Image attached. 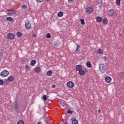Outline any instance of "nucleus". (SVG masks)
<instances>
[{"label":"nucleus","instance_id":"1","mask_svg":"<svg viewBox=\"0 0 124 124\" xmlns=\"http://www.w3.org/2000/svg\"><path fill=\"white\" fill-rule=\"evenodd\" d=\"M99 70L101 73H104L105 71L106 70V67H105V65L104 64L101 63L99 65Z\"/></svg>","mask_w":124,"mask_h":124},{"label":"nucleus","instance_id":"2","mask_svg":"<svg viewBox=\"0 0 124 124\" xmlns=\"http://www.w3.org/2000/svg\"><path fill=\"white\" fill-rule=\"evenodd\" d=\"M9 74V72L6 70H3L0 74V76L1 77H6V76H8V75Z\"/></svg>","mask_w":124,"mask_h":124},{"label":"nucleus","instance_id":"3","mask_svg":"<svg viewBox=\"0 0 124 124\" xmlns=\"http://www.w3.org/2000/svg\"><path fill=\"white\" fill-rule=\"evenodd\" d=\"M25 28L27 30H31V24L30 22V21L27 20L25 22Z\"/></svg>","mask_w":124,"mask_h":124},{"label":"nucleus","instance_id":"4","mask_svg":"<svg viewBox=\"0 0 124 124\" xmlns=\"http://www.w3.org/2000/svg\"><path fill=\"white\" fill-rule=\"evenodd\" d=\"M86 13H88V14H91V13H93V9L91 6H88L86 9Z\"/></svg>","mask_w":124,"mask_h":124},{"label":"nucleus","instance_id":"5","mask_svg":"<svg viewBox=\"0 0 124 124\" xmlns=\"http://www.w3.org/2000/svg\"><path fill=\"white\" fill-rule=\"evenodd\" d=\"M6 13L9 16H12L14 14H15V11L14 10H7L6 11Z\"/></svg>","mask_w":124,"mask_h":124},{"label":"nucleus","instance_id":"6","mask_svg":"<svg viewBox=\"0 0 124 124\" xmlns=\"http://www.w3.org/2000/svg\"><path fill=\"white\" fill-rule=\"evenodd\" d=\"M7 37L8 39H10V40H12L14 39L15 38V36H14V34L12 33H9L7 34Z\"/></svg>","mask_w":124,"mask_h":124},{"label":"nucleus","instance_id":"7","mask_svg":"<svg viewBox=\"0 0 124 124\" xmlns=\"http://www.w3.org/2000/svg\"><path fill=\"white\" fill-rule=\"evenodd\" d=\"M67 86H68V88H74V83L72 81H69L66 84Z\"/></svg>","mask_w":124,"mask_h":124},{"label":"nucleus","instance_id":"8","mask_svg":"<svg viewBox=\"0 0 124 124\" xmlns=\"http://www.w3.org/2000/svg\"><path fill=\"white\" fill-rule=\"evenodd\" d=\"M105 80L107 83H111V81H112V78H111L110 77L107 76L105 77Z\"/></svg>","mask_w":124,"mask_h":124},{"label":"nucleus","instance_id":"9","mask_svg":"<svg viewBox=\"0 0 124 124\" xmlns=\"http://www.w3.org/2000/svg\"><path fill=\"white\" fill-rule=\"evenodd\" d=\"M83 68V66L81 64L77 65L76 66V69L77 71H79Z\"/></svg>","mask_w":124,"mask_h":124},{"label":"nucleus","instance_id":"10","mask_svg":"<svg viewBox=\"0 0 124 124\" xmlns=\"http://www.w3.org/2000/svg\"><path fill=\"white\" fill-rule=\"evenodd\" d=\"M72 124H78V121L76 120L75 117H72L71 118Z\"/></svg>","mask_w":124,"mask_h":124},{"label":"nucleus","instance_id":"11","mask_svg":"<svg viewBox=\"0 0 124 124\" xmlns=\"http://www.w3.org/2000/svg\"><path fill=\"white\" fill-rule=\"evenodd\" d=\"M40 70H41L40 67L38 66L36 67L34 69V71L36 73H39V72H40Z\"/></svg>","mask_w":124,"mask_h":124},{"label":"nucleus","instance_id":"12","mask_svg":"<svg viewBox=\"0 0 124 124\" xmlns=\"http://www.w3.org/2000/svg\"><path fill=\"white\" fill-rule=\"evenodd\" d=\"M114 13H115V12L114 11V10L113 9L110 10L108 12V15H109V16H113Z\"/></svg>","mask_w":124,"mask_h":124},{"label":"nucleus","instance_id":"13","mask_svg":"<svg viewBox=\"0 0 124 124\" xmlns=\"http://www.w3.org/2000/svg\"><path fill=\"white\" fill-rule=\"evenodd\" d=\"M78 73L79 75H81V76H83V75H85V71L84 70H80L78 71Z\"/></svg>","mask_w":124,"mask_h":124},{"label":"nucleus","instance_id":"14","mask_svg":"<svg viewBox=\"0 0 124 124\" xmlns=\"http://www.w3.org/2000/svg\"><path fill=\"white\" fill-rule=\"evenodd\" d=\"M52 74H53V72H52V70L48 71L46 73V76H52Z\"/></svg>","mask_w":124,"mask_h":124},{"label":"nucleus","instance_id":"15","mask_svg":"<svg viewBox=\"0 0 124 124\" xmlns=\"http://www.w3.org/2000/svg\"><path fill=\"white\" fill-rule=\"evenodd\" d=\"M7 80H8V81L10 82H13V81H14V77L13 76L9 77L7 78Z\"/></svg>","mask_w":124,"mask_h":124},{"label":"nucleus","instance_id":"16","mask_svg":"<svg viewBox=\"0 0 124 124\" xmlns=\"http://www.w3.org/2000/svg\"><path fill=\"white\" fill-rule=\"evenodd\" d=\"M80 45H77V48L76 49V53H79L80 52V50H79V48H80Z\"/></svg>","mask_w":124,"mask_h":124},{"label":"nucleus","instance_id":"17","mask_svg":"<svg viewBox=\"0 0 124 124\" xmlns=\"http://www.w3.org/2000/svg\"><path fill=\"white\" fill-rule=\"evenodd\" d=\"M35 63H36V61L32 60L31 61V66H33Z\"/></svg>","mask_w":124,"mask_h":124},{"label":"nucleus","instance_id":"18","mask_svg":"<svg viewBox=\"0 0 124 124\" xmlns=\"http://www.w3.org/2000/svg\"><path fill=\"white\" fill-rule=\"evenodd\" d=\"M96 21L97 22L100 23L102 21V18H101L100 16H97L96 17Z\"/></svg>","mask_w":124,"mask_h":124},{"label":"nucleus","instance_id":"19","mask_svg":"<svg viewBox=\"0 0 124 124\" xmlns=\"http://www.w3.org/2000/svg\"><path fill=\"white\" fill-rule=\"evenodd\" d=\"M86 66H87V67H89V68L92 67V63H91V62L88 61L86 62Z\"/></svg>","mask_w":124,"mask_h":124},{"label":"nucleus","instance_id":"20","mask_svg":"<svg viewBox=\"0 0 124 124\" xmlns=\"http://www.w3.org/2000/svg\"><path fill=\"white\" fill-rule=\"evenodd\" d=\"M103 24L104 25H107V24H108V20L106 18H104L103 20Z\"/></svg>","mask_w":124,"mask_h":124},{"label":"nucleus","instance_id":"21","mask_svg":"<svg viewBox=\"0 0 124 124\" xmlns=\"http://www.w3.org/2000/svg\"><path fill=\"white\" fill-rule=\"evenodd\" d=\"M58 17H62V16H63V13L62 12H59L58 13Z\"/></svg>","mask_w":124,"mask_h":124},{"label":"nucleus","instance_id":"22","mask_svg":"<svg viewBox=\"0 0 124 124\" xmlns=\"http://www.w3.org/2000/svg\"><path fill=\"white\" fill-rule=\"evenodd\" d=\"M80 22L81 25H84L86 24V23H85V20L83 19H80Z\"/></svg>","mask_w":124,"mask_h":124},{"label":"nucleus","instance_id":"23","mask_svg":"<svg viewBox=\"0 0 124 124\" xmlns=\"http://www.w3.org/2000/svg\"><path fill=\"white\" fill-rule=\"evenodd\" d=\"M7 21H9L10 22H12V21H13V18L11 17H7L6 18Z\"/></svg>","mask_w":124,"mask_h":124},{"label":"nucleus","instance_id":"24","mask_svg":"<svg viewBox=\"0 0 124 124\" xmlns=\"http://www.w3.org/2000/svg\"><path fill=\"white\" fill-rule=\"evenodd\" d=\"M116 3L118 6H120L121 5V0H116Z\"/></svg>","mask_w":124,"mask_h":124},{"label":"nucleus","instance_id":"25","mask_svg":"<svg viewBox=\"0 0 124 124\" xmlns=\"http://www.w3.org/2000/svg\"><path fill=\"white\" fill-rule=\"evenodd\" d=\"M97 53L98 54H100L102 55V54H103V51H102V49H99L97 50Z\"/></svg>","mask_w":124,"mask_h":124},{"label":"nucleus","instance_id":"26","mask_svg":"<svg viewBox=\"0 0 124 124\" xmlns=\"http://www.w3.org/2000/svg\"><path fill=\"white\" fill-rule=\"evenodd\" d=\"M16 35L18 37H22V33L21 32H17Z\"/></svg>","mask_w":124,"mask_h":124},{"label":"nucleus","instance_id":"27","mask_svg":"<svg viewBox=\"0 0 124 124\" xmlns=\"http://www.w3.org/2000/svg\"><path fill=\"white\" fill-rule=\"evenodd\" d=\"M60 104L61 106H64V105H65V101H61L60 102Z\"/></svg>","mask_w":124,"mask_h":124},{"label":"nucleus","instance_id":"28","mask_svg":"<svg viewBox=\"0 0 124 124\" xmlns=\"http://www.w3.org/2000/svg\"><path fill=\"white\" fill-rule=\"evenodd\" d=\"M17 124H25V123L23 120H19L18 122H17Z\"/></svg>","mask_w":124,"mask_h":124},{"label":"nucleus","instance_id":"29","mask_svg":"<svg viewBox=\"0 0 124 124\" xmlns=\"http://www.w3.org/2000/svg\"><path fill=\"white\" fill-rule=\"evenodd\" d=\"M25 69H26V70H31V69L30 68V66L28 65H26L25 66Z\"/></svg>","mask_w":124,"mask_h":124},{"label":"nucleus","instance_id":"30","mask_svg":"<svg viewBox=\"0 0 124 124\" xmlns=\"http://www.w3.org/2000/svg\"><path fill=\"white\" fill-rule=\"evenodd\" d=\"M43 100L45 101H46V100H47V96H46V95H43Z\"/></svg>","mask_w":124,"mask_h":124},{"label":"nucleus","instance_id":"31","mask_svg":"<svg viewBox=\"0 0 124 124\" xmlns=\"http://www.w3.org/2000/svg\"><path fill=\"white\" fill-rule=\"evenodd\" d=\"M46 38H51V34H50L49 33H48L46 34Z\"/></svg>","mask_w":124,"mask_h":124},{"label":"nucleus","instance_id":"32","mask_svg":"<svg viewBox=\"0 0 124 124\" xmlns=\"http://www.w3.org/2000/svg\"><path fill=\"white\" fill-rule=\"evenodd\" d=\"M3 84H4L3 81L1 79H0V85L2 86Z\"/></svg>","mask_w":124,"mask_h":124},{"label":"nucleus","instance_id":"33","mask_svg":"<svg viewBox=\"0 0 124 124\" xmlns=\"http://www.w3.org/2000/svg\"><path fill=\"white\" fill-rule=\"evenodd\" d=\"M28 7L26 5H23L22 6V8H23V9H26Z\"/></svg>","mask_w":124,"mask_h":124},{"label":"nucleus","instance_id":"34","mask_svg":"<svg viewBox=\"0 0 124 124\" xmlns=\"http://www.w3.org/2000/svg\"><path fill=\"white\" fill-rule=\"evenodd\" d=\"M68 1L69 3H72L74 1V0H68Z\"/></svg>","mask_w":124,"mask_h":124},{"label":"nucleus","instance_id":"35","mask_svg":"<svg viewBox=\"0 0 124 124\" xmlns=\"http://www.w3.org/2000/svg\"><path fill=\"white\" fill-rule=\"evenodd\" d=\"M67 113H68V114H72V111L71 110H68Z\"/></svg>","mask_w":124,"mask_h":124},{"label":"nucleus","instance_id":"36","mask_svg":"<svg viewBox=\"0 0 124 124\" xmlns=\"http://www.w3.org/2000/svg\"><path fill=\"white\" fill-rule=\"evenodd\" d=\"M103 60H104V61H106L107 60V57L106 56L104 57Z\"/></svg>","mask_w":124,"mask_h":124},{"label":"nucleus","instance_id":"37","mask_svg":"<svg viewBox=\"0 0 124 124\" xmlns=\"http://www.w3.org/2000/svg\"><path fill=\"white\" fill-rule=\"evenodd\" d=\"M52 88H53V89H55V88H56V85H55V84L52 85Z\"/></svg>","mask_w":124,"mask_h":124},{"label":"nucleus","instance_id":"38","mask_svg":"<svg viewBox=\"0 0 124 124\" xmlns=\"http://www.w3.org/2000/svg\"><path fill=\"white\" fill-rule=\"evenodd\" d=\"M44 0H37V1H38V2H42Z\"/></svg>","mask_w":124,"mask_h":124},{"label":"nucleus","instance_id":"39","mask_svg":"<svg viewBox=\"0 0 124 124\" xmlns=\"http://www.w3.org/2000/svg\"><path fill=\"white\" fill-rule=\"evenodd\" d=\"M32 37H36V34H33Z\"/></svg>","mask_w":124,"mask_h":124},{"label":"nucleus","instance_id":"40","mask_svg":"<svg viewBox=\"0 0 124 124\" xmlns=\"http://www.w3.org/2000/svg\"><path fill=\"white\" fill-rule=\"evenodd\" d=\"M100 112H101V111L100 110V109H99V110H98V114H100Z\"/></svg>","mask_w":124,"mask_h":124},{"label":"nucleus","instance_id":"41","mask_svg":"<svg viewBox=\"0 0 124 124\" xmlns=\"http://www.w3.org/2000/svg\"><path fill=\"white\" fill-rule=\"evenodd\" d=\"M50 120H48V123H50Z\"/></svg>","mask_w":124,"mask_h":124},{"label":"nucleus","instance_id":"42","mask_svg":"<svg viewBox=\"0 0 124 124\" xmlns=\"http://www.w3.org/2000/svg\"><path fill=\"white\" fill-rule=\"evenodd\" d=\"M67 124V123H65V124Z\"/></svg>","mask_w":124,"mask_h":124},{"label":"nucleus","instance_id":"43","mask_svg":"<svg viewBox=\"0 0 124 124\" xmlns=\"http://www.w3.org/2000/svg\"><path fill=\"white\" fill-rule=\"evenodd\" d=\"M47 0V1H49V0Z\"/></svg>","mask_w":124,"mask_h":124},{"label":"nucleus","instance_id":"44","mask_svg":"<svg viewBox=\"0 0 124 124\" xmlns=\"http://www.w3.org/2000/svg\"><path fill=\"white\" fill-rule=\"evenodd\" d=\"M123 90H124V88H123Z\"/></svg>","mask_w":124,"mask_h":124}]
</instances>
